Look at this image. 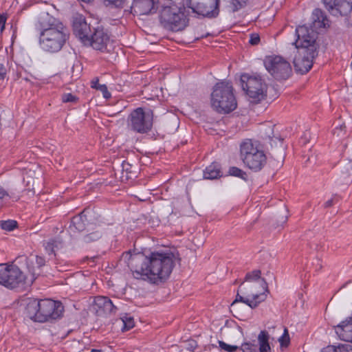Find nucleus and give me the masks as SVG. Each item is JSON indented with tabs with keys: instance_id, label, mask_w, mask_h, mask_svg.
I'll return each mask as SVG.
<instances>
[{
	"instance_id": "nucleus-36",
	"label": "nucleus",
	"mask_w": 352,
	"mask_h": 352,
	"mask_svg": "<svg viewBox=\"0 0 352 352\" xmlns=\"http://www.w3.org/2000/svg\"><path fill=\"white\" fill-rule=\"evenodd\" d=\"M219 346L228 351V352H234L235 351H236V349H238V346H234V345H230V344H226V342H224L223 341H219Z\"/></svg>"
},
{
	"instance_id": "nucleus-22",
	"label": "nucleus",
	"mask_w": 352,
	"mask_h": 352,
	"mask_svg": "<svg viewBox=\"0 0 352 352\" xmlns=\"http://www.w3.org/2000/svg\"><path fill=\"white\" fill-rule=\"evenodd\" d=\"M312 19L314 25L319 28H328L330 26V21L325 13L319 8H316L312 12Z\"/></svg>"
},
{
	"instance_id": "nucleus-5",
	"label": "nucleus",
	"mask_w": 352,
	"mask_h": 352,
	"mask_svg": "<svg viewBox=\"0 0 352 352\" xmlns=\"http://www.w3.org/2000/svg\"><path fill=\"white\" fill-rule=\"evenodd\" d=\"M212 108L219 113L233 111L237 106L232 85L229 81H221L213 87L210 95Z\"/></svg>"
},
{
	"instance_id": "nucleus-3",
	"label": "nucleus",
	"mask_w": 352,
	"mask_h": 352,
	"mask_svg": "<svg viewBox=\"0 0 352 352\" xmlns=\"http://www.w3.org/2000/svg\"><path fill=\"white\" fill-rule=\"evenodd\" d=\"M297 54L294 58V65L296 72L307 73L313 65V60L318 55L315 34L309 33L308 28L300 25L296 28Z\"/></svg>"
},
{
	"instance_id": "nucleus-42",
	"label": "nucleus",
	"mask_w": 352,
	"mask_h": 352,
	"mask_svg": "<svg viewBox=\"0 0 352 352\" xmlns=\"http://www.w3.org/2000/svg\"><path fill=\"white\" fill-rule=\"evenodd\" d=\"M105 2H107L109 4H113L116 6H120L124 0H104Z\"/></svg>"
},
{
	"instance_id": "nucleus-6",
	"label": "nucleus",
	"mask_w": 352,
	"mask_h": 352,
	"mask_svg": "<svg viewBox=\"0 0 352 352\" xmlns=\"http://www.w3.org/2000/svg\"><path fill=\"white\" fill-rule=\"evenodd\" d=\"M185 11L184 7H177L175 4L163 6L160 14L161 25L173 32L183 30L188 22Z\"/></svg>"
},
{
	"instance_id": "nucleus-11",
	"label": "nucleus",
	"mask_w": 352,
	"mask_h": 352,
	"mask_svg": "<svg viewBox=\"0 0 352 352\" xmlns=\"http://www.w3.org/2000/svg\"><path fill=\"white\" fill-rule=\"evenodd\" d=\"M25 276L15 265H8L0 268V284L8 289H14L22 285Z\"/></svg>"
},
{
	"instance_id": "nucleus-8",
	"label": "nucleus",
	"mask_w": 352,
	"mask_h": 352,
	"mask_svg": "<svg viewBox=\"0 0 352 352\" xmlns=\"http://www.w3.org/2000/svg\"><path fill=\"white\" fill-rule=\"evenodd\" d=\"M263 63L267 71L277 80H287L292 74L290 63L280 56H267Z\"/></svg>"
},
{
	"instance_id": "nucleus-28",
	"label": "nucleus",
	"mask_w": 352,
	"mask_h": 352,
	"mask_svg": "<svg viewBox=\"0 0 352 352\" xmlns=\"http://www.w3.org/2000/svg\"><path fill=\"white\" fill-rule=\"evenodd\" d=\"M274 125H268L263 127L261 130V137L263 140H269L270 142L272 141L273 138H275L274 135Z\"/></svg>"
},
{
	"instance_id": "nucleus-30",
	"label": "nucleus",
	"mask_w": 352,
	"mask_h": 352,
	"mask_svg": "<svg viewBox=\"0 0 352 352\" xmlns=\"http://www.w3.org/2000/svg\"><path fill=\"white\" fill-rule=\"evenodd\" d=\"M228 173H229L230 175L237 177L241 178L244 180L247 179V177H248L247 173L238 167H236V166L230 167Z\"/></svg>"
},
{
	"instance_id": "nucleus-15",
	"label": "nucleus",
	"mask_w": 352,
	"mask_h": 352,
	"mask_svg": "<svg viewBox=\"0 0 352 352\" xmlns=\"http://www.w3.org/2000/svg\"><path fill=\"white\" fill-rule=\"evenodd\" d=\"M94 307L98 316L102 314H115L117 306L107 296H98L94 298Z\"/></svg>"
},
{
	"instance_id": "nucleus-48",
	"label": "nucleus",
	"mask_w": 352,
	"mask_h": 352,
	"mask_svg": "<svg viewBox=\"0 0 352 352\" xmlns=\"http://www.w3.org/2000/svg\"><path fill=\"white\" fill-rule=\"evenodd\" d=\"M338 130V128L336 127V129H335V131H334V134L337 132Z\"/></svg>"
},
{
	"instance_id": "nucleus-38",
	"label": "nucleus",
	"mask_w": 352,
	"mask_h": 352,
	"mask_svg": "<svg viewBox=\"0 0 352 352\" xmlns=\"http://www.w3.org/2000/svg\"><path fill=\"white\" fill-rule=\"evenodd\" d=\"M260 36L258 34L256 33H252L250 35V41H249V43L252 45H258V43L260 42Z\"/></svg>"
},
{
	"instance_id": "nucleus-31",
	"label": "nucleus",
	"mask_w": 352,
	"mask_h": 352,
	"mask_svg": "<svg viewBox=\"0 0 352 352\" xmlns=\"http://www.w3.org/2000/svg\"><path fill=\"white\" fill-rule=\"evenodd\" d=\"M17 226V222L14 220L3 221L1 222V228L6 231H12Z\"/></svg>"
},
{
	"instance_id": "nucleus-10",
	"label": "nucleus",
	"mask_w": 352,
	"mask_h": 352,
	"mask_svg": "<svg viewBox=\"0 0 352 352\" xmlns=\"http://www.w3.org/2000/svg\"><path fill=\"white\" fill-rule=\"evenodd\" d=\"M64 307L59 301L42 299L39 302L38 322H53L62 317Z\"/></svg>"
},
{
	"instance_id": "nucleus-37",
	"label": "nucleus",
	"mask_w": 352,
	"mask_h": 352,
	"mask_svg": "<svg viewBox=\"0 0 352 352\" xmlns=\"http://www.w3.org/2000/svg\"><path fill=\"white\" fill-rule=\"evenodd\" d=\"M78 98L72 94H65L62 96L63 102H76Z\"/></svg>"
},
{
	"instance_id": "nucleus-18",
	"label": "nucleus",
	"mask_w": 352,
	"mask_h": 352,
	"mask_svg": "<svg viewBox=\"0 0 352 352\" xmlns=\"http://www.w3.org/2000/svg\"><path fill=\"white\" fill-rule=\"evenodd\" d=\"M334 328L340 340L352 343V316L334 326Z\"/></svg>"
},
{
	"instance_id": "nucleus-21",
	"label": "nucleus",
	"mask_w": 352,
	"mask_h": 352,
	"mask_svg": "<svg viewBox=\"0 0 352 352\" xmlns=\"http://www.w3.org/2000/svg\"><path fill=\"white\" fill-rule=\"evenodd\" d=\"M40 300L29 298L26 300L25 313L26 316L34 322H37L38 316Z\"/></svg>"
},
{
	"instance_id": "nucleus-33",
	"label": "nucleus",
	"mask_w": 352,
	"mask_h": 352,
	"mask_svg": "<svg viewBox=\"0 0 352 352\" xmlns=\"http://www.w3.org/2000/svg\"><path fill=\"white\" fill-rule=\"evenodd\" d=\"M248 0H230V4L232 6L233 12L238 11L245 6Z\"/></svg>"
},
{
	"instance_id": "nucleus-46",
	"label": "nucleus",
	"mask_w": 352,
	"mask_h": 352,
	"mask_svg": "<svg viewBox=\"0 0 352 352\" xmlns=\"http://www.w3.org/2000/svg\"><path fill=\"white\" fill-rule=\"evenodd\" d=\"M91 352H102V351L101 350H98V349H92L91 351Z\"/></svg>"
},
{
	"instance_id": "nucleus-24",
	"label": "nucleus",
	"mask_w": 352,
	"mask_h": 352,
	"mask_svg": "<svg viewBox=\"0 0 352 352\" xmlns=\"http://www.w3.org/2000/svg\"><path fill=\"white\" fill-rule=\"evenodd\" d=\"M261 272L259 270H255L246 274L245 281H256L260 283V285L263 290V292H269L267 283L265 278H261Z\"/></svg>"
},
{
	"instance_id": "nucleus-14",
	"label": "nucleus",
	"mask_w": 352,
	"mask_h": 352,
	"mask_svg": "<svg viewBox=\"0 0 352 352\" xmlns=\"http://www.w3.org/2000/svg\"><path fill=\"white\" fill-rule=\"evenodd\" d=\"M324 8L335 16H346L352 11V0H322Z\"/></svg>"
},
{
	"instance_id": "nucleus-47",
	"label": "nucleus",
	"mask_w": 352,
	"mask_h": 352,
	"mask_svg": "<svg viewBox=\"0 0 352 352\" xmlns=\"http://www.w3.org/2000/svg\"><path fill=\"white\" fill-rule=\"evenodd\" d=\"M342 128H345V126H342L341 125L340 127V130L342 131Z\"/></svg>"
},
{
	"instance_id": "nucleus-7",
	"label": "nucleus",
	"mask_w": 352,
	"mask_h": 352,
	"mask_svg": "<svg viewBox=\"0 0 352 352\" xmlns=\"http://www.w3.org/2000/svg\"><path fill=\"white\" fill-rule=\"evenodd\" d=\"M153 113L152 110L144 111L139 107L133 110L128 118L129 128L138 133L144 134L150 132L153 127Z\"/></svg>"
},
{
	"instance_id": "nucleus-17",
	"label": "nucleus",
	"mask_w": 352,
	"mask_h": 352,
	"mask_svg": "<svg viewBox=\"0 0 352 352\" xmlns=\"http://www.w3.org/2000/svg\"><path fill=\"white\" fill-rule=\"evenodd\" d=\"M243 162L246 167L256 173L261 170L266 165L267 156L263 149L256 151L253 157H251V159H248Z\"/></svg>"
},
{
	"instance_id": "nucleus-19",
	"label": "nucleus",
	"mask_w": 352,
	"mask_h": 352,
	"mask_svg": "<svg viewBox=\"0 0 352 352\" xmlns=\"http://www.w3.org/2000/svg\"><path fill=\"white\" fill-rule=\"evenodd\" d=\"M157 0H133L131 8L140 14H148L155 12L157 8L155 4Z\"/></svg>"
},
{
	"instance_id": "nucleus-34",
	"label": "nucleus",
	"mask_w": 352,
	"mask_h": 352,
	"mask_svg": "<svg viewBox=\"0 0 352 352\" xmlns=\"http://www.w3.org/2000/svg\"><path fill=\"white\" fill-rule=\"evenodd\" d=\"M123 322V330H129L134 327V320L132 317L125 316L122 318Z\"/></svg>"
},
{
	"instance_id": "nucleus-44",
	"label": "nucleus",
	"mask_w": 352,
	"mask_h": 352,
	"mask_svg": "<svg viewBox=\"0 0 352 352\" xmlns=\"http://www.w3.org/2000/svg\"><path fill=\"white\" fill-rule=\"evenodd\" d=\"M350 176L349 169L348 168H346V171L343 173V177L346 179Z\"/></svg>"
},
{
	"instance_id": "nucleus-20",
	"label": "nucleus",
	"mask_w": 352,
	"mask_h": 352,
	"mask_svg": "<svg viewBox=\"0 0 352 352\" xmlns=\"http://www.w3.org/2000/svg\"><path fill=\"white\" fill-rule=\"evenodd\" d=\"M87 217L85 212H82L78 215L74 216L72 219L69 226V229L72 232L76 233L87 230L91 231L93 224H87Z\"/></svg>"
},
{
	"instance_id": "nucleus-1",
	"label": "nucleus",
	"mask_w": 352,
	"mask_h": 352,
	"mask_svg": "<svg viewBox=\"0 0 352 352\" xmlns=\"http://www.w3.org/2000/svg\"><path fill=\"white\" fill-rule=\"evenodd\" d=\"M175 255L171 252H151L149 256L143 253L132 254L131 251L125 252L121 256L137 279L147 280L157 284L166 280L175 266Z\"/></svg>"
},
{
	"instance_id": "nucleus-41",
	"label": "nucleus",
	"mask_w": 352,
	"mask_h": 352,
	"mask_svg": "<svg viewBox=\"0 0 352 352\" xmlns=\"http://www.w3.org/2000/svg\"><path fill=\"white\" fill-rule=\"evenodd\" d=\"M7 17L3 14H0V31L2 32L5 29V25Z\"/></svg>"
},
{
	"instance_id": "nucleus-39",
	"label": "nucleus",
	"mask_w": 352,
	"mask_h": 352,
	"mask_svg": "<svg viewBox=\"0 0 352 352\" xmlns=\"http://www.w3.org/2000/svg\"><path fill=\"white\" fill-rule=\"evenodd\" d=\"M8 72V65L0 64V80H3L6 77Z\"/></svg>"
},
{
	"instance_id": "nucleus-12",
	"label": "nucleus",
	"mask_w": 352,
	"mask_h": 352,
	"mask_svg": "<svg viewBox=\"0 0 352 352\" xmlns=\"http://www.w3.org/2000/svg\"><path fill=\"white\" fill-rule=\"evenodd\" d=\"M192 12L205 17L215 18L219 13V0H186Z\"/></svg>"
},
{
	"instance_id": "nucleus-43",
	"label": "nucleus",
	"mask_w": 352,
	"mask_h": 352,
	"mask_svg": "<svg viewBox=\"0 0 352 352\" xmlns=\"http://www.w3.org/2000/svg\"><path fill=\"white\" fill-rule=\"evenodd\" d=\"M45 258L42 256H37L36 258V263L38 267H42L45 265Z\"/></svg>"
},
{
	"instance_id": "nucleus-26",
	"label": "nucleus",
	"mask_w": 352,
	"mask_h": 352,
	"mask_svg": "<svg viewBox=\"0 0 352 352\" xmlns=\"http://www.w3.org/2000/svg\"><path fill=\"white\" fill-rule=\"evenodd\" d=\"M321 352H352V345L340 344L338 346L329 345L321 350Z\"/></svg>"
},
{
	"instance_id": "nucleus-27",
	"label": "nucleus",
	"mask_w": 352,
	"mask_h": 352,
	"mask_svg": "<svg viewBox=\"0 0 352 352\" xmlns=\"http://www.w3.org/2000/svg\"><path fill=\"white\" fill-rule=\"evenodd\" d=\"M99 80L98 78H94L91 82V87L97 90L100 91L102 93L103 97L106 99H109L111 97L110 92L108 91L106 85H100L98 83Z\"/></svg>"
},
{
	"instance_id": "nucleus-40",
	"label": "nucleus",
	"mask_w": 352,
	"mask_h": 352,
	"mask_svg": "<svg viewBox=\"0 0 352 352\" xmlns=\"http://www.w3.org/2000/svg\"><path fill=\"white\" fill-rule=\"evenodd\" d=\"M338 201V198L336 196L333 197L324 203V208H330Z\"/></svg>"
},
{
	"instance_id": "nucleus-35",
	"label": "nucleus",
	"mask_w": 352,
	"mask_h": 352,
	"mask_svg": "<svg viewBox=\"0 0 352 352\" xmlns=\"http://www.w3.org/2000/svg\"><path fill=\"white\" fill-rule=\"evenodd\" d=\"M257 346L250 342H244L241 347L243 352H256Z\"/></svg>"
},
{
	"instance_id": "nucleus-13",
	"label": "nucleus",
	"mask_w": 352,
	"mask_h": 352,
	"mask_svg": "<svg viewBox=\"0 0 352 352\" xmlns=\"http://www.w3.org/2000/svg\"><path fill=\"white\" fill-rule=\"evenodd\" d=\"M256 285L255 283L251 284L249 286L250 289V292H243L245 296H243L239 294L240 289H238L237 294L236 295L235 300L232 303V306H233L236 302H243L248 306H249L252 309H255L258 306V305L263 302L266 298V294L265 292H259L258 291H256Z\"/></svg>"
},
{
	"instance_id": "nucleus-9",
	"label": "nucleus",
	"mask_w": 352,
	"mask_h": 352,
	"mask_svg": "<svg viewBox=\"0 0 352 352\" xmlns=\"http://www.w3.org/2000/svg\"><path fill=\"white\" fill-rule=\"evenodd\" d=\"M240 80L243 90L250 98L254 101H259L263 98L267 85L260 76L243 74Z\"/></svg>"
},
{
	"instance_id": "nucleus-29",
	"label": "nucleus",
	"mask_w": 352,
	"mask_h": 352,
	"mask_svg": "<svg viewBox=\"0 0 352 352\" xmlns=\"http://www.w3.org/2000/svg\"><path fill=\"white\" fill-rule=\"evenodd\" d=\"M102 237V232L100 230L97 229L91 232L84 236L83 240L85 243L94 242Z\"/></svg>"
},
{
	"instance_id": "nucleus-23",
	"label": "nucleus",
	"mask_w": 352,
	"mask_h": 352,
	"mask_svg": "<svg viewBox=\"0 0 352 352\" xmlns=\"http://www.w3.org/2000/svg\"><path fill=\"white\" fill-rule=\"evenodd\" d=\"M221 165L217 162H212L204 170V178L205 179H216L222 177Z\"/></svg>"
},
{
	"instance_id": "nucleus-4",
	"label": "nucleus",
	"mask_w": 352,
	"mask_h": 352,
	"mask_svg": "<svg viewBox=\"0 0 352 352\" xmlns=\"http://www.w3.org/2000/svg\"><path fill=\"white\" fill-rule=\"evenodd\" d=\"M73 30L74 34L85 45H91L96 50L102 51L106 49L109 41L108 33L102 26H91L82 15H78L74 18Z\"/></svg>"
},
{
	"instance_id": "nucleus-25",
	"label": "nucleus",
	"mask_w": 352,
	"mask_h": 352,
	"mask_svg": "<svg viewBox=\"0 0 352 352\" xmlns=\"http://www.w3.org/2000/svg\"><path fill=\"white\" fill-rule=\"evenodd\" d=\"M269 333L266 331H261L258 336L260 352H270L271 347L269 344Z\"/></svg>"
},
{
	"instance_id": "nucleus-49",
	"label": "nucleus",
	"mask_w": 352,
	"mask_h": 352,
	"mask_svg": "<svg viewBox=\"0 0 352 352\" xmlns=\"http://www.w3.org/2000/svg\"><path fill=\"white\" fill-rule=\"evenodd\" d=\"M276 138V139H278V140H280V141H281V142L283 141V139H281V138Z\"/></svg>"
},
{
	"instance_id": "nucleus-16",
	"label": "nucleus",
	"mask_w": 352,
	"mask_h": 352,
	"mask_svg": "<svg viewBox=\"0 0 352 352\" xmlns=\"http://www.w3.org/2000/svg\"><path fill=\"white\" fill-rule=\"evenodd\" d=\"M263 149L258 141L245 139L240 144V157L243 162L251 159L255 155L256 151Z\"/></svg>"
},
{
	"instance_id": "nucleus-2",
	"label": "nucleus",
	"mask_w": 352,
	"mask_h": 352,
	"mask_svg": "<svg viewBox=\"0 0 352 352\" xmlns=\"http://www.w3.org/2000/svg\"><path fill=\"white\" fill-rule=\"evenodd\" d=\"M36 29L39 32L40 46L48 52H59L69 37V32L63 23L48 13L40 16Z\"/></svg>"
},
{
	"instance_id": "nucleus-45",
	"label": "nucleus",
	"mask_w": 352,
	"mask_h": 352,
	"mask_svg": "<svg viewBox=\"0 0 352 352\" xmlns=\"http://www.w3.org/2000/svg\"><path fill=\"white\" fill-rule=\"evenodd\" d=\"M122 166H123V168H125V170L126 171H129V167H126V166H130V164L129 163L124 162V163H123Z\"/></svg>"
},
{
	"instance_id": "nucleus-32",
	"label": "nucleus",
	"mask_w": 352,
	"mask_h": 352,
	"mask_svg": "<svg viewBox=\"0 0 352 352\" xmlns=\"http://www.w3.org/2000/svg\"><path fill=\"white\" fill-rule=\"evenodd\" d=\"M281 347H287L290 342L289 332L287 328H285L283 334L278 339Z\"/></svg>"
}]
</instances>
